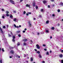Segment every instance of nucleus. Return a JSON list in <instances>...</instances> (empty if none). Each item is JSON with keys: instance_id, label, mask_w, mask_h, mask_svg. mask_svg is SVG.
I'll use <instances>...</instances> for the list:
<instances>
[{"instance_id": "f257e3e1", "label": "nucleus", "mask_w": 63, "mask_h": 63, "mask_svg": "<svg viewBox=\"0 0 63 63\" xmlns=\"http://www.w3.org/2000/svg\"><path fill=\"white\" fill-rule=\"evenodd\" d=\"M32 23L30 22H29V27H30L29 28H30V27H32V25L31 24Z\"/></svg>"}, {"instance_id": "f03ea898", "label": "nucleus", "mask_w": 63, "mask_h": 63, "mask_svg": "<svg viewBox=\"0 0 63 63\" xmlns=\"http://www.w3.org/2000/svg\"><path fill=\"white\" fill-rule=\"evenodd\" d=\"M36 47L38 49H40V46H39V45L38 44H37L36 45Z\"/></svg>"}, {"instance_id": "7ed1b4c3", "label": "nucleus", "mask_w": 63, "mask_h": 63, "mask_svg": "<svg viewBox=\"0 0 63 63\" xmlns=\"http://www.w3.org/2000/svg\"><path fill=\"white\" fill-rule=\"evenodd\" d=\"M10 2L11 3H12V4H15V3H14V1L12 0H10Z\"/></svg>"}, {"instance_id": "20e7f679", "label": "nucleus", "mask_w": 63, "mask_h": 63, "mask_svg": "<svg viewBox=\"0 0 63 63\" xmlns=\"http://www.w3.org/2000/svg\"><path fill=\"white\" fill-rule=\"evenodd\" d=\"M27 40H28V39H23L22 40V41H23V42H26V41H27Z\"/></svg>"}, {"instance_id": "39448f33", "label": "nucleus", "mask_w": 63, "mask_h": 63, "mask_svg": "<svg viewBox=\"0 0 63 63\" xmlns=\"http://www.w3.org/2000/svg\"><path fill=\"white\" fill-rule=\"evenodd\" d=\"M0 30L1 31V32L2 34H3V31L2 30V29L0 27Z\"/></svg>"}, {"instance_id": "423d86ee", "label": "nucleus", "mask_w": 63, "mask_h": 63, "mask_svg": "<svg viewBox=\"0 0 63 63\" xmlns=\"http://www.w3.org/2000/svg\"><path fill=\"white\" fill-rule=\"evenodd\" d=\"M10 53L12 54H14V50H11L10 51Z\"/></svg>"}, {"instance_id": "0eeeda50", "label": "nucleus", "mask_w": 63, "mask_h": 63, "mask_svg": "<svg viewBox=\"0 0 63 63\" xmlns=\"http://www.w3.org/2000/svg\"><path fill=\"white\" fill-rule=\"evenodd\" d=\"M30 5H29L28 4H27L26 5V7H28L29 8H30Z\"/></svg>"}, {"instance_id": "6e6552de", "label": "nucleus", "mask_w": 63, "mask_h": 63, "mask_svg": "<svg viewBox=\"0 0 63 63\" xmlns=\"http://www.w3.org/2000/svg\"><path fill=\"white\" fill-rule=\"evenodd\" d=\"M59 57L62 58V57H63V55H62V54H60L59 55Z\"/></svg>"}, {"instance_id": "1a4fd4ad", "label": "nucleus", "mask_w": 63, "mask_h": 63, "mask_svg": "<svg viewBox=\"0 0 63 63\" xmlns=\"http://www.w3.org/2000/svg\"><path fill=\"white\" fill-rule=\"evenodd\" d=\"M23 46H26V45H27V44L26 43L24 42L23 43Z\"/></svg>"}, {"instance_id": "9d476101", "label": "nucleus", "mask_w": 63, "mask_h": 63, "mask_svg": "<svg viewBox=\"0 0 63 63\" xmlns=\"http://www.w3.org/2000/svg\"><path fill=\"white\" fill-rule=\"evenodd\" d=\"M43 2L44 4H45V3H47V1L44 0L43 1Z\"/></svg>"}, {"instance_id": "9b49d317", "label": "nucleus", "mask_w": 63, "mask_h": 63, "mask_svg": "<svg viewBox=\"0 0 63 63\" xmlns=\"http://www.w3.org/2000/svg\"><path fill=\"white\" fill-rule=\"evenodd\" d=\"M39 56L40 57V58H42V56H41V55L40 54H39Z\"/></svg>"}, {"instance_id": "f8f14e48", "label": "nucleus", "mask_w": 63, "mask_h": 63, "mask_svg": "<svg viewBox=\"0 0 63 63\" xmlns=\"http://www.w3.org/2000/svg\"><path fill=\"white\" fill-rule=\"evenodd\" d=\"M36 52L37 53H38V54H40V52L39 51H37Z\"/></svg>"}, {"instance_id": "ddd939ff", "label": "nucleus", "mask_w": 63, "mask_h": 63, "mask_svg": "<svg viewBox=\"0 0 63 63\" xmlns=\"http://www.w3.org/2000/svg\"><path fill=\"white\" fill-rule=\"evenodd\" d=\"M33 58L31 57V61H33Z\"/></svg>"}, {"instance_id": "4468645a", "label": "nucleus", "mask_w": 63, "mask_h": 63, "mask_svg": "<svg viewBox=\"0 0 63 63\" xmlns=\"http://www.w3.org/2000/svg\"><path fill=\"white\" fill-rule=\"evenodd\" d=\"M35 2H34V3H33V6H35Z\"/></svg>"}, {"instance_id": "2eb2a0df", "label": "nucleus", "mask_w": 63, "mask_h": 63, "mask_svg": "<svg viewBox=\"0 0 63 63\" xmlns=\"http://www.w3.org/2000/svg\"><path fill=\"white\" fill-rule=\"evenodd\" d=\"M49 22V21L47 20L46 21V23H47V24H48Z\"/></svg>"}, {"instance_id": "dca6fc26", "label": "nucleus", "mask_w": 63, "mask_h": 63, "mask_svg": "<svg viewBox=\"0 0 63 63\" xmlns=\"http://www.w3.org/2000/svg\"><path fill=\"white\" fill-rule=\"evenodd\" d=\"M45 32L46 33H48L49 32V31L48 30H46Z\"/></svg>"}, {"instance_id": "f3484780", "label": "nucleus", "mask_w": 63, "mask_h": 63, "mask_svg": "<svg viewBox=\"0 0 63 63\" xmlns=\"http://www.w3.org/2000/svg\"><path fill=\"white\" fill-rule=\"evenodd\" d=\"M57 12H58V13H59V12H60V9H58V10Z\"/></svg>"}, {"instance_id": "a211bd4d", "label": "nucleus", "mask_w": 63, "mask_h": 63, "mask_svg": "<svg viewBox=\"0 0 63 63\" xmlns=\"http://www.w3.org/2000/svg\"><path fill=\"white\" fill-rule=\"evenodd\" d=\"M51 29L52 30H54V27H52Z\"/></svg>"}, {"instance_id": "6ab92c4d", "label": "nucleus", "mask_w": 63, "mask_h": 63, "mask_svg": "<svg viewBox=\"0 0 63 63\" xmlns=\"http://www.w3.org/2000/svg\"><path fill=\"white\" fill-rule=\"evenodd\" d=\"M13 20L14 21H16V18L14 19Z\"/></svg>"}, {"instance_id": "aec40b11", "label": "nucleus", "mask_w": 63, "mask_h": 63, "mask_svg": "<svg viewBox=\"0 0 63 63\" xmlns=\"http://www.w3.org/2000/svg\"><path fill=\"white\" fill-rule=\"evenodd\" d=\"M2 50L3 52H4V51H5V50H4V48H2Z\"/></svg>"}, {"instance_id": "412c9836", "label": "nucleus", "mask_w": 63, "mask_h": 63, "mask_svg": "<svg viewBox=\"0 0 63 63\" xmlns=\"http://www.w3.org/2000/svg\"><path fill=\"white\" fill-rule=\"evenodd\" d=\"M15 39H13L12 41H13V42H15Z\"/></svg>"}, {"instance_id": "4be33fe9", "label": "nucleus", "mask_w": 63, "mask_h": 63, "mask_svg": "<svg viewBox=\"0 0 63 63\" xmlns=\"http://www.w3.org/2000/svg\"><path fill=\"white\" fill-rule=\"evenodd\" d=\"M17 46H19V45H20V43H19V42H18L17 44Z\"/></svg>"}, {"instance_id": "5701e85b", "label": "nucleus", "mask_w": 63, "mask_h": 63, "mask_svg": "<svg viewBox=\"0 0 63 63\" xmlns=\"http://www.w3.org/2000/svg\"><path fill=\"white\" fill-rule=\"evenodd\" d=\"M20 32V31H18L17 32V33H19V32Z\"/></svg>"}, {"instance_id": "b1692460", "label": "nucleus", "mask_w": 63, "mask_h": 63, "mask_svg": "<svg viewBox=\"0 0 63 63\" xmlns=\"http://www.w3.org/2000/svg\"><path fill=\"white\" fill-rule=\"evenodd\" d=\"M14 26H15V27L16 28H17V27H16V25L15 24H14Z\"/></svg>"}, {"instance_id": "393cba45", "label": "nucleus", "mask_w": 63, "mask_h": 63, "mask_svg": "<svg viewBox=\"0 0 63 63\" xmlns=\"http://www.w3.org/2000/svg\"><path fill=\"white\" fill-rule=\"evenodd\" d=\"M26 13V12L25 11H24L23 12V14L24 15H25V13Z\"/></svg>"}, {"instance_id": "a878e982", "label": "nucleus", "mask_w": 63, "mask_h": 63, "mask_svg": "<svg viewBox=\"0 0 63 63\" xmlns=\"http://www.w3.org/2000/svg\"><path fill=\"white\" fill-rule=\"evenodd\" d=\"M47 55H49V53H48V52H47Z\"/></svg>"}, {"instance_id": "bb28decb", "label": "nucleus", "mask_w": 63, "mask_h": 63, "mask_svg": "<svg viewBox=\"0 0 63 63\" xmlns=\"http://www.w3.org/2000/svg\"><path fill=\"white\" fill-rule=\"evenodd\" d=\"M3 28L4 29H5V28H6V27H5V26H3Z\"/></svg>"}, {"instance_id": "cd10ccee", "label": "nucleus", "mask_w": 63, "mask_h": 63, "mask_svg": "<svg viewBox=\"0 0 63 63\" xmlns=\"http://www.w3.org/2000/svg\"><path fill=\"white\" fill-rule=\"evenodd\" d=\"M6 15L7 16H9V14H8V13H7L6 14Z\"/></svg>"}, {"instance_id": "c85d7f7f", "label": "nucleus", "mask_w": 63, "mask_h": 63, "mask_svg": "<svg viewBox=\"0 0 63 63\" xmlns=\"http://www.w3.org/2000/svg\"><path fill=\"white\" fill-rule=\"evenodd\" d=\"M18 36L19 37H21V35L20 34H19L18 35Z\"/></svg>"}, {"instance_id": "c756f323", "label": "nucleus", "mask_w": 63, "mask_h": 63, "mask_svg": "<svg viewBox=\"0 0 63 63\" xmlns=\"http://www.w3.org/2000/svg\"><path fill=\"white\" fill-rule=\"evenodd\" d=\"M13 13H14V14H16V11H13Z\"/></svg>"}, {"instance_id": "7c9ffc66", "label": "nucleus", "mask_w": 63, "mask_h": 63, "mask_svg": "<svg viewBox=\"0 0 63 63\" xmlns=\"http://www.w3.org/2000/svg\"><path fill=\"white\" fill-rule=\"evenodd\" d=\"M13 39H15V38H16V37H15V36H13Z\"/></svg>"}, {"instance_id": "2f4dec72", "label": "nucleus", "mask_w": 63, "mask_h": 63, "mask_svg": "<svg viewBox=\"0 0 63 63\" xmlns=\"http://www.w3.org/2000/svg\"><path fill=\"white\" fill-rule=\"evenodd\" d=\"M60 5H63V3H60Z\"/></svg>"}, {"instance_id": "473e14b6", "label": "nucleus", "mask_w": 63, "mask_h": 63, "mask_svg": "<svg viewBox=\"0 0 63 63\" xmlns=\"http://www.w3.org/2000/svg\"><path fill=\"white\" fill-rule=\"evenodd\" d=\"M6 13H7V14H9V11H7L6 12Z\"/></svg>"}, {"instance_id": "72a5a7b5", "label": "nucleus", "mask_w": 63, "mask_h": 63, "mask_svg": "<svg viewBox=\"0 0 63 63\" xmlns=\"http://www.w3.org/2000/svg\"><path fill=\"white\" fill-rule=\"evenodd\" d=\"M29 15V14L28 13H27L26 14V16H28V15Z\"/></svg>"}, {"instance_id": "f704fd0d", "label": "nucleus", "mask_w": 63, "mask_h": 63, "mask_svg": "<svg viewBox=\"0 0 63 63\" xmlns=\"http://www.w3.org/2000/svg\"><path fill=\"white\" fill-rule=\"evenodd\" d=\"M34 50L35 51H37V50L36 49H34Z\"/></svg>"}, {"instance_id": "c9c22d12", "label": "nucleus", "mask_w": 63, "mask_h": 63, "mask_svg": "<svg viewBox=\"0 0 63 63\" xmlns=\"http://www.w3.org/2000/svg\"><path fill=\"white\" fill-rule=\"evenodd\" d=\"M44 50L45 51H47V49L46 48H45L44 49Z\"/></svg>"}, {"instance_id": "e433bc0d", "label": "nucleus", "mask_w": 63, "mask_h": 63, "mask_svg": "<svg viewBox=\"0 0 63 63\" xmlns=\"http://www.w3.org/2000/svg\"><path fill=\"white\" fill-rule=\"evenodd\" d=\"M62 63H63V60H62L61 61Z\"/></svg>"}, {"instance_id": "4c0bfd02", "label": "nucleus", "mask_w": 63, "mask_h": 63, "mask_svg": "<svg viewBox=\"0 0 63 63\" xmlns=\"http://www.w3.org/2000/svg\"><path fill=\"white\" fill-rule=\"evenodd\" d=\"M2 18H5V17H4V16H2Z\"/></svg>"}, {"instance_id": "58836bf2", "label": "nucleus", "mask_w": 63, "mask_h": 63, "mask_svg": "<svg viewBox=\"0 0 63 63\" xmlns=\"http://www.w3.org/2000/svg\"><path fill=\"white\" fill-rule=\"evenodd\" d=\"M13 16H10V18H13Z\"/></svg>"}, {"instance_id": "ea45409f", "label": "nucleus", "mask_w": 63, "mask_h": 63, "mask_svg": "<svg viewBox=\"0 0 63 63\" xmlns=\"http://www.w3.org/2000/svg\"><path fill=\"white\" fill-rule=\"evenodd\" d=\"M57 25H58V26H59V25H60V24H59V23H58L57 24Z\"/></svg>"}, {"instance_id": "a19ab883", "label": "nucleus", "mask_w": 63, "mask_h": 63, "mask_svg": "<svg viewBox=\"0 0 63 63\" xmlns=\"http://www.w3.org/2000/svg\"><path fill=\"white\" fill-rule=\"evenodd\" d=\"M48 7L49 8H50V6L49 5H48Z\"/></svg>"}, {"instance_id": "79ce46f5", "label": "nucleus", "mask_w": 63, "mask_h": 63, "mask_svg": "<svg viewBox=\"0 0 63 63\" xmlns=\"http://www.w3.org/2000/svg\"><path fill=\"white\" fill-rule=\"evenodd\" d=\"M23 33H25V31H23Z\"/></svg>"}, {"instance_id": "37998d69", "label": "nucleus", "mask_w": 63, "mask_h": 63, "mask_svg": "<svg viewBox=\"0 0 63 63\" xmlns=\"http://www.w3.org/2000/svg\"><path fill=\"white\" fill-rule=\"evenodd\" d=\"M0 63H2V61L1 60L0 61Z\"/></svg>"}, {"instance_id": "c03bdc74", "label": "nucleus", "mask_w": 63, "mask_h": 63, "mask_svg": "<svg viewBox=\"0 0 63 63\" xmlns=\"http://www.w3.org/2000/svg\"><path fill=\"white\" fill-rule=\"evenodd\" d=\"M28 13L29 14H31V12H28Z\"/></svg>"}, {"instance_id": "a18cd8bd", "label": "nucleus", "mask_w": 63, "mask_h": 63, "mask_svg": "<svg viewBox=\"0 0 63 63\" xmlns=\"http://www.w3.org/2000/svg\"><path fill=\"white\" fill-rule=\"evenodd\" d=\"M38 6H36V9H38Z\"/></svg>"}, {"instance_id": "49530a36", "label": "nucleus", "mask_w": 63, "mask_h": 63, "mask_svg": "<svg viewBox=\"0 0 63 63\" xmlns=\"http://www.w3.org/2000/svg\"><path fill=\"white\" fill-rule=\"evenodd\" d=\"M42 63H45V62L44 61H43L42 62Z\"/></svg>"}, {"instance_id": "de8ad7c7", "label": "nucleus", "mask_w": 63, "mask_h": 63, "mask_svg": "<svg viewBox=\"0 0 63 63\" xmlns=\"http://www.w3.org/2000/svg\"><path fill=\"white\" fill-rule=\"evenodd\" d=\"M1 11H4V10L3 9H2Z\"/></svg>"}, {"instance_id": "09e8293b", "label": "nucleus", "mask_w": 63, "mask_h": 63, "mask_svg": "<svg viewBox=\"0 0 63 63\" xmlns=\"http://www.w3.org/2000/svg\"><path fill=\"white\" fill-rule=\"evenodd\" d=\"M37 35H39V34H40V33L39 32H37Z\"/></svg>"}, {"instance_id": "8fccbe9b", "label": "nucleus", "mask_w": 63, "mask_h": 63, "mask_svg": "<svg viewBox=\"0 0 63 63\" xmlns=\"http://www.w3.org/2000/svg\"><path fill=\"white\" fill-rule=\"evenodd\" d=\"M43 9H42L41 10V12H43Z\"/></svg>"}, {"instance_id": "3c124183", "label": "nucleus", "mask_w": 63, "mask_h": 63, "mask_svg": "<svg viewBox=\"0 0 63 63\" xmlns=\"http://www.w3.org/2000/svg\"><path fill=\"white\" fill-rule=\"evenodd\" d=\"M51 1L52 2H54V0H51Z\"/></svg>"}, {"instance_id": "603ef678", "label": "nucleus", "mask_w": 63, "mask_h": 63, "mask_svg": "<svg viewBox=\"0 0 63 63\" xmlns=\"http://www.w3.org/2000/svg\"><path fill=\"white\" fill-rule=\"evenodd\" d=\"M43 46H44V47H45L46 46V45L45 44L43 45Z\"/></svg>"}, {"instance_id": "864d4df0", "label": "nucleus", "mask_w": 63, "mask_h": 63, "mask_svg": "<svg viewBox=\"0 0 63 63\" xmlns=\"http://www.w3.org/2000/svg\"><path fill=\"white\" fill-rule=\"evenodd\" d=\"M27 30V28H25L24 29V30L25 31H26Z\"/></svg>"}, {"instance_id": "5fc2aeb1", "label": "nucleus", "mask_w": 63, "mask_h": 63, "mask_svg": "<svg viewBox=\"0 0 63 63\" xmlns=\"http://www.w3.org/2000/svg\"><path fill=\"white\" fill-rule=\"evenodd\" d=\"M8 36L9 37H11V35H10V34H9Z\"/></svg>"}, {"instance_id": "6e6d98bb", "label": "nucleus", "mask_w": 63, "mask_h": 63, "mask_svg": "<svg viewBox=\"0 0 63 63\" xmlns=\"http://www.w3.org/2000/svg\"><path fill=\"white\" fill-rule=\"evenodd\" d=\"M17 28H19V27H18V26H17Z\"/></svg>"}, {"instance_id": "4d7b16f0", "label": "nucleus", "mask_w": 63, "mask_h": 63, "mask_svg": "<svg viewBox=\"0 0 63 63\" xmlns=\"http://www.w3.org/2000/svg\"><path fill=\"white\" fill-rule=\"evenodd\" d=\"M10 58H12V57L11 56H10Z\"/></svg>"}, {"instance_id": "13d9d810", "label": "nucleus", "mask_w": 63, "mask_h": 63, "mask_svg": "<svg viewBox=\"0 0 63 63\" xmlns=\"http://www.w3.org/2000/svg\"><path fill=\"white\" fill-rule=\"evenodd\" d=\"M61 52H63V50H62L61 51Z\"/></svg>"}, {"instance_id": "bf43d9fd", "label": "nucleus", "mask_w": 63, "mask_h": 63, "mask_svg": "<svg viewBox=\"0 0 63 63\" xmlns=\"http://www.w3.org/2000/svg\"><path fill=\"white\" fill-rule=\"evenodd\" d=\"M26 55H25L24 56V57H26Z\"/></svg>"}, {"instance_id": "052dcab7", "label": "nucleus", "mask_w": 63, "mask_h": 63, "mask_svg": "<svg viewBox=\"0 0 63 63\" xmlns=\"http://www.w3.org/2000/svg\"><path fill=\"white\" fill-rule=\"evenodd\" d=\"M21 25H20L19 26V27H21Z\"/></svg>"}, {"instance_id": "680f3d73", "label": "nucleus", "mask_w": 63, "mask_h": 63, "mask_svg": "<svg viewBox=\"0 0 63 63\" xmlns=\"http://www.w3.org/2000/svg\"><path fill=\"white\" fill-rule=\"evenodd\" d=\"M52 36H50V39H52Z\"/></svg>"}, {"instance_id": "e2e57ef3", "label": "nucleus", "mask_w": 63, "mask_h": 63, "mask_svg": "<svg viewBox=\"0 0 63 63\" xmlns=\"http://www.w3.org/2000/svg\"><path fill=\"white\" fill-rule=\"evenodd\" d=\"M39 17H40V18H41V17H42V16H39Z\"/></svg>"}, {"instance_id": "0e129e2a", "label": "nucleus", "mask_w": 63, "mask_h": 63, "mask_svg": "<svg viewBox=\"0 0 63 63\" xmlns=\"http://www.w3.org/2000/svg\"><path fill=\"white\" fill-rule=\"evenodd\" d=\"M34 20H36V18H34Z\"/></svg>"}, {"instance_id": "69168bd1", "label": "nucleus", "mask_w": 63, "mask_h": 63, "mask_svg": "<svg viewBox=\"0 0 63 63\" xmlns=\"http://www.w3.org/2000/svg\"><path fill=\"white\" fill-rule=\"evenodd\" d=\"M16 57H18V55H16Z\"/></svg>"}, {"instance_id": "338daca9", "label": "nucleus", "mask_w": 63, "mask_h": 63, "mask_svg": "<svg viewBox=\"0 0 63 63\" xmlns=\"http://www.w3.org/2000/svg\"><path fill=\"white\" fill-rule=\"evenodd\" d=\"M22 1H23V0H20V2H22Z\"/></svg>"}, {"instance_id": "774afa93", "label": "nucleus", "mask_w": 63, "mask_h": 63, "mask_svg": "<svg viewBox=\"0 0 63 63\" xmlns=\"http://www.w3.org/2000/svg\"><path fill=\"white\" fill-rule=\"evenodd\" d=\"M52 16H55L54 14H53L52 15Z\"/></svg>"}]
</instances>
